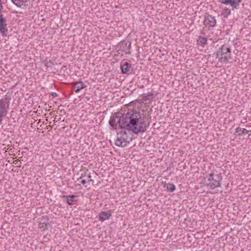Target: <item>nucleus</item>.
I'll use <instances>...</instances> for the list:
<instances>
[{"instance_id": "f257e3e1", "label": "nucleus", "mask_w": 251, "mask_h": 251, "mask_svg": "<svg viewBox=\"0 0 251 251\" xmlns=\"http://www.w3.org/2000/svg\"><path fill=\"white\" fill-rule=\"evenodd\" d=\"M117 123L121 128L132 130L135 134L146 130V124L139 111H129L122 116L119 111L114 113L110 118L109 124L115 127Z\"/></svg>"}, {"instance_id": "b1692460", "label": "nucleus", "mask_w": 251, "mask_h": 251, "mask_svg": "<svg viewBox=\"0 0 251 251\" xmlns=\"http://www.w3.org/2000/svg\"><path fill=\"white\" fill-rule=\"evenodd\" d=\"M0 3H1V0H0Z\"/></svg>"}, {"instance_id": "4be33fe9", "label": "nucleus", "mask_w": 251, "mask_h": 251, "mask_svg": "<svg viewBox=\"0 0 251 251\" xmlns=\"http://www.w3.org/2000/svg\"><path fill=\"white\" fill-rule=\"evenodd\" d=\"M204 40V38H201L199 39L198 41H199L200 42H201V43H202V40Z\"/></svg>"}, {"instance_id": "7ed1b4c3", "label": "nucleus", "mask_w": 251, "mask_h": 251, "mask_svg": "<svg viewBox=\"0 0 251 251\" xmlns=\"http://www.w3.org/2000/svg\"><path fill=\"white\" fill-rule=\"evenodd\" d=\"M216 58L221 63H226L231 58L230 48L226 45H223L216 53Z\"/></svg>"}, {"instance_id": "0eeeda50", "label": "nucleus", "mask_w": 251, "mask_h": 251, "mask_svg": "<svg viewBox=\"0 0 251 251\" xmlns=\"http://www.w3.org/2000/svg\"><path fill=\"white\" fill-rule=\"evenodd\" d=\"M215 18L211 15H208L205 17V26L214 27L216 25Z\"/></svg>"}, {"instance_id": "9d476101", "label": "nucleus", "mask_w": 251, "mask_h": 251, "mask_svg": "<svg viewBox=\"0 0 251 251\" xmlns=\"http://www.w3.org/2000/svg\"><path fill=\"white\" fill-rule=\"evenodd\" d=\"M85 87V85L83 82H76L74 85V90L76 93H78L80 90Z\"/></svg>"}, {"instance_id": "f3484780", "label": "nucleus", "mask_w": 251, "mask_h": 251, "mask_svg": "<svg viewBox=\"0 0 251 251\" xmlns=\"http://www.w3.org/2000/svg\"><path fill=\"white\" fill-rule=\"evenodd\" d=\"M93 181L92 179H88L87 181H86L85 179H82L80 182L81 184H85L86 182H88L89 183L90 181Z\"/></svg>"}, {"instance_id": "6e6552de", "label": "nucleus", "mask_w": 251, "mask_h": 251, "mask_svg": "<svg viewBox=\"0 0 251 251\" xmlns=\"http://www.w3.org/2000/svg\"><path fill=\"white\" fill-rule=\"evenodd\" d=\"M9 105V100L6 99H1L0 100V110H7Z\"/></svg>"}, {"instance_id": "412c9836", "label": "nucleus", "mask_w": 251, "mask_h": 251, "mask_svg": "<svg viewBox=\"0 0 251 251\" xmlns=\"http://www.w3.org/2000/svg\"><path fill=\"white\" fill-rule=\"evenodd\" d=\"M2 3H0V14H2L1 13V10L2 9Z\"/></svg>"}, {"instance_id": "423d86ee", "label": "nucleus", "mask_w": 251, "mask_h": 251, "mask_svg": "<svg viewBox=\"0 0 251 251\" xmlns=\"http://www.w3.org/2000/svg\"><path fill=\"white\" fill-rule=\"evenodd\" d=\"M112 213V210L107 211H102L99 214V219L101 222L108 220L111 216Z\"/></svg>"}, {"instance_id": "1a4fd4ad", "label": "nucleus", "mask_w": 251, "mask_h": 251, "mask_svg": "<svg viewBox=\"0 0 251 251\" xmlns=\"http://www.w3.org/2000/svg\"><path fill=\"white\" fill-rule=\"evenodd\" d=\"M131 65L126 62L121 65V69L123 74H127L130 71Z\"/></svg>"}, {"instance_id": "2eb2a0df", "label": "nucleus", "mask_w": 251, "mask_h": 251, "mask_svg": "<svg viewBox=\"0 0 251 251\" xmlns=\"http://www.w3.org/2000/svg\"><path fill=\"white\" fill-rule=\"evenodd\" d=\"M75 197L74 195L64 196V198H66L67 200L65 201L69 205H72L74 203V199Z\"/></svg>"}, {"instance_id": "aec40b11", "label": "nucleus", "mask_w": 251, "mask_h": 251, "mask_svg": "<svg viewBox=\"0 0 251 251\" xmlns=\"http://www.w3.org/2000/svg\"><path fill=\"white\" fill-rule=\"evenodd\" d=\"M85 176H86V173H85L84 174H81V176L78 179V180H79V179H81L82 178V177H84Z\"/></svg>"}, {"instance_id": "f03ea898", "label": "nucleus", "mask_w": 251, "mask_h": 251, "mask_svg": "<svg viewBox=\"0 0 251 251\" xmlns=\"http://www.w3.org/2000/svg\"><path fill=\"white\" fill-rule=\"evenodd\" d=\"M127 131L122 130L117 132V139L115 144L116 146L125 147L127 146L133 139V134L132 130L126 129Z\"/></svg>"}, {"instance_id": "a211bd4d", "label": "nucleus", "mask_w": 251, "mask_h": 251, "mask_svg": "<svg viewBox=\"0 0 251 251\" xmlns=\"http://www.w3.org/2000/svg\"><path fill=\"white\" fill-rule=\"evenodd\" d=\"M50 95L52 97V98L56 97L58 96L56 92L50 93Z\"/></svg>"}, {"instance_id": "dca6fc26", "label": "nucleus", "mask_w": 251, "mask_h": 251, "mask_svg": "<svg viewBox=\"0 0 251 251\" xmlns=\"http://www.w3.org/2000/svg\"><path fill=\"white\" fill-rule=\"evenodd\" d=\"M165 187H166L167 189L170 192H173L176 189V186L173 184L167 183L165 184Z\"/></svg>"}, {"instance_id": "20e7f679", "label": "nucleus", "mask_w": 251, "mask_h": 251, "mask_svg": "<svg viewBox=\"0 0 251 251\" xmlns=\"http://www.w3.org/2000/svg\"><path fill=\"white\" fill-rule=\"evenodd\" d=\"M222 176L220 174L211 173L208 174L207 180L205 181V185L211 189H214L220 186Z\"/></svg>"}, {"instance_id": "6ab92c4d", "label": "nucleus", "mask_w": 251, "mask_h": 251, "mask_svg": "<svg viewBox=\"0 0 251 251\" xmlns=\"http://www.w3.org/2000/svg\"><path fill=\"white\" fill-rule=\"evenodd\" d=\"M136 104V105H137V104H139V102H137V101L132 102H131V103L130 104L129 106H131L132 105H133V104Z\"/></svg>"}, {"instance_id": "9b49d317", "label": "nucleus", "mask_w": 251, "mask_h": 251, "mask_svg": "<svg viewBox=\"0 0 251 251\" xmlns=\"http://www.w3.org/2000/svg\"><path fill=\"white\" fill-rule=\"evenodd\" d=\"M125 46L126 47V50L125 51L126 53L130 54V52L129 51V50L131 48V43H128L127 42H124V41L121 42L120 44V48H122V47H124Z\"/></svg>"}, {"instance_id": "ddd939ff", "label": "nucleus", "mask_w": 251, "mask_h": 251, "mask_svg": "<svg viewBox=\"0 0 251 251\" xmlns=\"http://www.w3.org/2000/svg\"><path fill=\"white\" fill-rule=\"evenodd\" d=\"M11 1L16 6L21 7L27 1V0H11Z\"/></svg>"}, {"instance_id": "f8f14e48", "label": "nucleus", "mask_w": 251, "mask_h": 251, "mask_svg": "<svg viewBox=\"0 0 251 251\" xmlns=\"http://www.w3.org/2000/svg\"><path fill=\"white\" fill-rule=\"evenodd\" d=\"M236 133H238L239 136H241L242 135H245L248 134L249 132V131L246 129V128H242L240 127H237L235 129Z\"/></svg>"}, {"instance_id": "39448f33", "label": "nucleus", "mask_w": 251, "mask_h": 251, "mask_svg": "<svg viewBox=\"0 0 251 251\" xmlns=\"http://www.w3.org/2000/svg\"><path fill=\"white\" fill-rule=\"evenodd\" d=\"M220 1L226 5H229L232 9H238L241 0H220Z\"/></svg>"}, {"instance_id": "5701e85b", "label": "nucleus", "mask_w": 251, "mask_h": 251, "mask_svg": "<svg viewBox=\"0 0 251 251\" xmlns=\"http://www.w3.org/2000/svg\"><path fill=\"white\" fill-rule=\"evenodd\" d=\"M87 176H88V178H90V179H91V176L90 174H89Z\"/></svg>"}, {"instance_id": "4468645a", "label": "nucleus", "mask_w": 251, "mask_h": 251, "mask_svg": "<svg viewBox=\"0 0 251 251\" xmlns=\"http://www.w3.org/2000/svg\"><path fill=\"white\" fill-rule=\"evenodd\" d=\"M231 14V10L230 9L225 7L222 9L221 14L224 18H227Z\"/></svg>"}]
</instances>
